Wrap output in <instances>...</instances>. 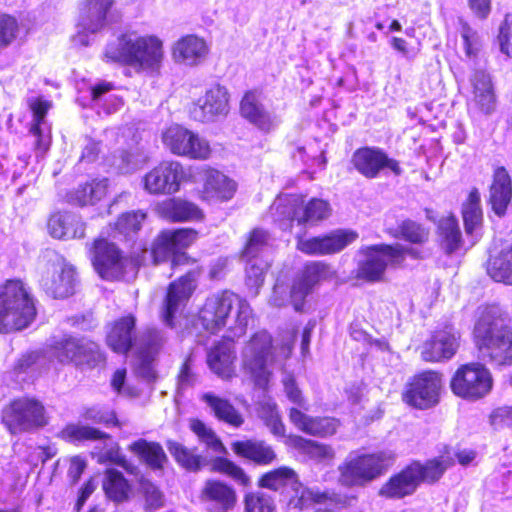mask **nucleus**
Masks as SVG:
<instances>
[{"mask_svg": "<svg viewBox=\"0 0 512 512\" xmlns=\"http://www.w3.org/2000/svg\"><path fill=\"white\" fill-rule=\"evenodd\" d=\"M76 356H79L78 358L81 360V362L75 363L76 366L92 368L104 361L98 344L86 339H80L79 351H77Z\"/></svg>", "mask_w": 512, "mask_h": 512, "instance_id": "nucleus-53", "label": "nucleus"}, {"mask_svg": "<svg viewBox=\"0 0 512 512\" xmlns=\"http://www.w3.org/2000/svg\"><path fill=\"white\" fill-rule=\"evenodd\" d=\"M459 337V333L452 325L435 330L422 346V358L430 362L452 358L459 347Z\"/></svg>", "mask_w": 512, "mask_h": 512, "instance_id": "nucleus-19", "label": "nucleus"}, {"mask_svg": "<svg viewBox=\"0 0 512 512\" xmlns=\"http://www.w3.org/2000/svg\"><path fill=\"white\" fill-rule=\"evenodd\" d=\"M112 5L113 0H84L78 25L92 33L99 31L105 26L107 12Z\"/></svg>", "mask_w": 512, "mask_h": 512, "instance_id": "nucleus-27", "label": "nucleus"}, {"mask_svg": "<svg viewBox=\"0 0 512 512\" xmlns=\"http://www.w3.org/2000/svg\"><path fill=\"white\" fill-rule=\"evenodd\" d=\"M2 421L12 434H17L45 426L47 417L39 401L22 398L4 409Z\"/></svg>", "mask_w": 512, "mask_h": 512, "instance_id": "nucleus-11", "label": "nucleus"}, {"mask_svg": "<svg viewBox=\"0 0 512 512\" xmlns=\"http://www.w3.org/2000/svg\"><path fill=\"white\" fill-rule=\"evenodd\" d=\"M292 490L294 495L288 502V506L291 509L303 510L314 503H323L328 499L327 492L304 487L298 480L297 484L292 487Z\"/></svg>", "mask_w": 512, "mask_h": 512, "instance_id": "nucleus-43", "label": "nucleus"}, {"mask_svg": "<svg viewBox=\"0 0 512 512\" xmlns=\"http://www.w3.org/2000/svg\"><path fill=\"white\" fill-rule=\"evenodd\" d=\"M184 177L180 162L162 161L144 176V189L150 194H173L179 190Z\"/></svg>", "mask_w": 512, "mask_h": 512, "instance_id": "nucleus-15", "label": "nucleus"}, {"mask_svg": "<svg viewBox=\"0 0 512 512\" xmlns=\"http://www.w3.org/2000/svg\"><path fill=\"white\" fill-rule=\"evenodd\" d=\"M60 437L66 441L110 439L108 434L99 429L81 424H68L60 432Z\"/></svg>", "mask_w": 512, "mask_h": 512, "instance_id": "nucleus-49", "label": "nucleus"}, {"mask_svg": "<svg viewBox=\"0 0 512 512\" xmlns=\"http://www.w3.org/2000/svg\"><path fill=\"white\" fill-rule=\"evenodd\" d=\"M390 453L362 455L347 460L339 466V481L346 486L363 484L381 475L392 463Z\"/></svg>", "mask_w": 512, "mask_h": 512, "instance_id": "nucleus-9", "label": "nucleus"}, {"mask_svg": "<svg viewBox=\"0 0 512 512\" xmlns=\"http://www.w3.org/2000/svg\"><path fill=\"white\" fill-rule=\"evenodd\" d=\"M166 446L175 461L187 471L197 472L206 463L205 458L196 453V449H190L180 442L168 440Z\"/></svg>", "mask_w": 512, "mask_h": 512, "instance_id": "nucleus-40", "label": "nucleus"}, {"mask_svg": "<svg viewBox=\"0 0 512 512\" xmlns=\"http://www.w3.org/2000/svg\"><path fill=\"white\" fill-rule=\"evenodd\" d=\"M297 479L295 471L284 466L264 474L259 481V485L277 491L285 486L294 487L297 484Z\"/></svg>", "mask_w": 512, "mask_h": 512, "instance_id": "nucleus-47", "label": "nucleus"}, {"mask_svg": "<svg viewBox=\"0 0 512 512\" xmlns=\"http://www.w3.org/2000/svg\"><path fill=\"white\" fill-rule=\"evenodd\" d=\"M128 450L153 469L162 468L167 460L166 454L159 443L138 439L128 446Z\"/></svg>", "mask_w": 512, "mask_h": 512, "instance_id": "nucleus-38", "label": "nucleus"}, {"mask_svg": "<svg viewBox=\"0 0 512 512\" xmlns=\"http://www.w3.org/2000/svg\"><path fill=\"white\" fill-rule=\"evenodd\" d=\"M245 512H275V506L269 496L252 493L245 497Z\"/></svg>", "mask_w": 512, "mask_h": 512, "instance_id": "nucleus-60", "label": "nucleus"}, {"mask_svg": "<svg viewBox=\"0 0 512 512\" xmlns=\"http://www.w3.org/2000/svg\"><path fill=\"white\" fill-rule=\"evenodd\" d=\"M143 348L140 354L155 356L160 348L164 345L166 337L157 329H148L143 339Z\"/></svg>", "mask_w": 512, "mask_h": 512, "instance_id": "nucleus-63", "label": "nucleus"}, {"mask_svg": "<svg viewBox=\"0 0 512 512\" xmlns=\"http://www.w3.org/2000/svg\"><path fill=\"white\" fill-rule=\"evenodd\" d=\"M94 269L106 280L120 279L124 275L128 260L122 256L114 243L106 239H97L90 249Z\"/></svg>", "mask_w": 512, "mask_h": 512, "instance_id": "nucleus-14", "label": "nucleus"}, {"mask_svg": "<svg viewBox=\"0 0 512 512\" xmlns=\"http://www.w3.org/2000/svg\"><path fill=\"white\" fill-rule=\"evenodd\" d=\"M271 213L276 221L284 222L283 228L290 222L296 221L298 225H315L330 216L331 207L322 199H311L303 204V199L297 195L279 196L271 205Z\"/></svg>", "mask_w": 512, "mask_h": 512, "instance_id": "nucleus-5", "label": "nucleus"}, {"mask_svg": "<svg viewBox=\"0 0 512 512\" xmlns=\"http://www.w3.org/2000/svg\"><path fill=\"white\" fill-rule=\"evenodd\" d=\"M465 231L468 234L473 233L482 221V210L480 206V193L474 188L468 195L462 208Z\"/></svg>", "mask_w": 512, "mask_h": 512, "instance_id": "nucleus-48", "label": "nucleus"}, {"mask_svg": "<svg viewBox=\"0 0 512 512\" xmlns=\"http://www.w3.org/2000/svg\"><path fill=\"white\" fill-rule=\"evenodd\" d=\"M82 417L85 420L92 421L94 423L118 425L116 413L113 410L102 406L86 408L82 413Z\"/></svg>", "mask_w": 512, "mask_h": 512, "instance_id": "nucleus-61", "label": "nucleus"}, {"mask_svg": "<svg viewBox=\"0 0 512 512\" xmlns=\"http://www.w3.org/2000/svg\"><path fill=\"white\" fill-rule=\"evenodd\" d=\"M49 233L58 239L82 238L85 225L81 218L73 213H56L48 221Z\"/></svg>", "mask_w": 512, "mask_h": 512, "instance_id": "nucleus-30", "label": "nucleus"}, {"mask_svg": "<svg viewBox=\"0 0 512 512\" xmlns=\"http://www.w3.org/2000/svg\"><path fill=\"white\" fill-rule=\"evenodd\" d=\"M19 32L18 21L15 17L0 12V49L10 46Z\"/></svg>", "mask_w": 512, "mask_h": 512, "instance_id": "nucleus-56", "label": "nucleus"}, {"mask_svg": "<svg viewBox=\"0 0 512 512\" xmlns=\"http://www.w3.org/2000/svg\"><path fill=\"white\" fill-rule=\"evenodd\" d=\"M142 42L145 44H141L139 48L134 68L143 71H158L164 59L162 41L154 35H143Z\"/></svg>", "mask_w": 512, "mask_h": 512, "instance_id": "nucleus-29", "label": "nucleus"}, {"mask_svg": "<svg viewBox=\"0 0 512 512\" xmlns=\"http://www.w3.org/2000/svg\"><path fill=\"white\" fill-rule=\"evenodd\" d=\"M487 273L496 282L512 285V243H504L490 256Z\"/></svg>", "mask_w": 512, "mask_h": 512, "instance_id": "nucleus-34", "label": "nucleus"}, {"mask_svg": "<svg viewBox=\"0 0 512 512\" xmlns=\"http://www.w3.org/2000/svg\"><path fill=\"white\" fill-rule=\"evenodd\" d=\"M272 360V337L266 331L255 333L241 352L245 374L260 388H265L270 380L269 365Z\"/></svg>", "mask_w": 512, "mask_h": 512, "instance_id": "nucleus-7", "label": "nucleus"}, {"mask_svg": "<svg viewBox=\"0 0 512 512\" xmlns=\"http://www.w3.org/2000/svg\"><path fill=\"white\" fill-rule=\"evenodd\" d=\"M199 501L207 512H230L237 503V494L233 487L216 479L204 482Z\"/></svg>", "mask_w": 512, "mask_h": 512, "instance_id": "nucleus-20", "label": "nucleus"}, {"mask_svg": "<svg viewBox=\"0 0 512 512\" xmlns=\"http://www.w3.org/2000/svg\"><path fill=\"white\" fill-rule=\"evenodd\" d=\"M211 470L228 475L243 486L250 484V478L246 475L244 470L227 458L216 457L212 461Z\"/></svg>", "mask_w": 512, "mask_h": 512, "instance_id": "nucleus-52", "label": "nucleus"}, {"mask_svg": "<svg viewBox=\"0 0 512 512\" xmlns=\"http://www.w3.org/2000/svg\"><path fill=\"white\" fill-rule=\"evenodd\" d=\"M165 147L174 155L205 161L211 157L210 143L198 133L180 125H173L162 135Z\"/></svg>", "mask_w": 512, "mask_h": 512, "instance_id": "nucleus-10", "label": "nucleus"}, {"mask_svg": "<svg viewBox=\"0 0 512 512\" xmlns=\"http://www.w3.org/2000/svg\"><path fill=\"white\" fill-rule=\"evenodd\" d=\"M474 341L481 357L496 366L512 365V328L495 307L479 309Z\"/></svg>", "mask_w": 512, "mask_h": 512, "instance_id": "nucleus-2", "label": "nucleus"}, {"mask_svg": "<svg viewBox=\"0 0 512 512\" xmlns=\"http://www.w3.org/2000/svg\"><path fill=\"white\" fill-rule=\"evenodd\" d=\"M197 231L191 228L162 231L156 238L152 255L156 264L171 259L172 267L187 260L185 253L180 250L187 248L197 239Z\"/></svg>", "mask_w": 512, "mask_h": 512, "instance_id": "nucleus-12", "label": "nucleus"}, {"mask_svg": "<svg viewBox=\"0 0 512 512\" xmlns=\"http://www.w3.org/2000/svg\"><path fill=\"white\" fill-rule=\"evenodd\" d=\"M37 271L41 288L53 298H66L74 293L75 269L55 251L48 250L41 255Z\"/></svg>", "mask_w": 512, "mask_h": 512, "instance_id": "nucleus-4", "label": "nucleus"}, {"mask_svg": "<svg viewBox=\"0 0 512 512\" xmlns=\"http://www.w3.org/2000/svg\"><path fill=\"white\" fill-rule=\"evenodd\" d=\"M169 214L174 221H188L201 219L202 211L192 202L175 200L170 204Z\"/></svg>", "mask_w": 512, "mask_h": 512, "instance_id": "nucleus-54", "label": "nucleus"}, {"mask_svg": "<svg viewBox=\"0 0 512 512\" xmlns=\"http://www.w3.org/2000/svg\"><path fill=\"white\" fill-rule=\"evenodd\" d=\"M492 386L490 371L480 363L461 365L450 381L451 390L456 396L473 401L485 397Z\"/></svg>", "mask_w": 512, "mask_h": 512, "instance_id": "nucleus-8", "label": "nucleus"}, {"mask_svg": "<svg viewBox=\"0 0 512 512\" xmlns=\"http://www.w3.org/2000/svg\"><path fill=\"white\" fill-rule=\"evenodd\" d=\"M208 53L205 41L194 35H187L173 46V58L176 62L197 65Z\"/></svg>", "mask_w": 512, "mask_h": 512, "instance_id": "nucleus-31", "label": "nucleus"}, {"mask_svg": "<svg viewBox=\"0 0 512 512\" xmlns=\"http://www.w3.org/2000/svg\"><path fill=\"white\" fill-rule=\"evenodd\" d=\"M27 104L33 113V125L30 132L37 138L36 147L45 150L47 143L44 142L41 131V124L45 119L48 110L51 108V102L42 97H30Z\"/></svg>", "mask_w": 512, "mask_h": 512, "instance_id": "nucleus-44", "label": "nucleus"}, {"mask_svg": "<svg viewBox=\"0 0 512 512\" xmlns=\"http://www.w3.org/2000/svg\"><path fill=\"white\" fill-rule=\"evenodd\" d=\"M141 490L145 498V508L147 510H156L164 506L163 493L151 482L143 481Z\"/></svg>", "mask_w": 512, "mask_h": 512, "instance_id": "nucleus-62", "label": "nucleus"}, {"mask_svg": "<svg viewBox=\"0 0 512 512\" xmlns=\"http://www.w3.org/2000/svg\"><path fill=\"white\" fill-rule=\"evenodd\" d=\"M240 113L244 119L264 133H269L279 124L277 116L266 109L255 91H249L244 95L240 103Z\"/></svg>", "mask_w": 512, "mask_h": 512, "instance_id": "nucleus-22", "label": "nucleus"}, {"mask_svg": "<svg viewBox=\"0 0 512 512\" xmlns=\"http://www.w3.org/2000/svg\"><path fill=\"white\" fill-rule=\"evenodd\" d=\"M252 319L250 304L237 294L225 290L208 297L199 312V323L210 333H217L227 327V339H234L246 333Z\"/></svg>", "mask_w": 512, "mask_h": 512, "instance_id": "nucleus-1", "label": "nucleus"}, {"mask_svg": "<svg viewBox=\"0 0 512 512\" xmlns=\"http://www.w3.org/2000/svg\"><path fill=\"white\" fill-rule=\"evenodd\" d=\"M351 162L354 168L364 177L376 178L384 168L390 169L395 175H400L402 169L395 159H391L380 149L363 147L357 149Z\"/></svg>", "mask_w": 512, "mask_h": 512, "instance_id": "nucleus-18", "label": "nucleus"}, {"mask_svg": "<svg viewBox=\"0 0 512 512\" xmlns=\"http://www.w3.org/2000/svg\"><path fill=\"white\" fill-rule=\"evenodd\" d=\"M490 423L495 430H512V406L494 409L490 415Z\"/></svg>", "mask_w": 512, "mask_h": 512, "instance_id": "nucleus-64", "label": "nucleus"}, {"mask_svg": "<svg viewBox=\"0 0 512 512\" xmlns=\"http://www.w3.org/2000/svg\"><path fill=\"white\" fill-rule=\"evenodd\" d=\"M191 431L197 436L199 442L203 443L208 449L218 454H226L227 449L217 436L215 431L199 419L189 421Z\"/></svg>", "mask_w": 512, "mask_h": 512, "instance_id": "nucleus-46", "label": "nucleus"}, {"mask_svg": "<svg viewBox=\"0 0 512 512\" xmlns=\"http://www.w3.org/2000/svg\"><path fill=\"white\" fill-rule=\"evenodd\" d=\"M453 459L449 456H441L427 461L425 464L420 462L411 463L412 467L418 470V483H435L453 465Z\"/></svg>", "mask_w": 512, "mask_h": 512, "instance_id": "nucleus-41", "label": "nucleus"}, {"mask_svg": "<svg viewBox=\"0 0 512 512\" xmlns=\"http://www.w3.org/2000/svg\"><path fill=\"white\" fill-rule=\"evenodd\" d=\"M417 476L418 470L410 464L391 476L380 488L379 495L387 499H402L410 496L419 486Z\"/></svg>", "mask_w": 512, "mask_h": 512, "instance_id": "nucleus-24", "label": "nucleus"}, {"mask_svg": "<svg viewBox=\"0 0 512 512\" xmlns=\"http://www.w3.org/2000/svg\"><path fill=\"white\" fill-rule=\"evenodd\" d=\"M471 83L474 102L483 112L490 113L495 107V95L490 76L484 71H476Z\"/></svg>", "mask_w": 512, "mask_h": 512, "instance_id": "nucleus-37", "label": "nucleus"}, {"mask_svg": "<svg viewBox=\"0 0 512 512\" xmlns=\"http://www.w3.org/2000/svg\"><path fill=\"white\" fill-rule=\"evenodd\" d=\"M103 490L108 499L116 503L127 501L131 486L123 474L115 469H107L103 479Z\"/></svg>", "mask_w": 512, "mask_h": 512, "instance_id": "nucleus-39", "label": "nucleus"}, {"mask_svg": "<svg viewBox=\"0 0 512 512\" xmlns=\"http://www.w3.org/2000/svg\"><path fill=\"white\" fill-rule=\"evenodd\" d=\"M512 197L511 178L504 167H498L490 186L489 203L498 216H503Z\"/></svg>", "mask_w": 512, "mask_h": 512, "instance_id": "nucleus-28", "label": "nucleus"}, {"mask_svg": "<svg viewBox=\"0 0 512 512\" xmlns=\"http://www.w3.org/2000/svg\"><path fill=\"white\" fill-rule=\"evenodd\" d=\"M293 442L296 447L302 449V451L312 459L323 461L330 460L334 457L333 449L325 444L307 440L300 436L294 437Z\"/></svg>", "mask_w": 512, "mask_h": 512, "instance_id": "nucleus-50", "label": "nucleus"}, {"mask_svg": "<svg viewBox=\"0 0 512 512\" xmlns=\"http://www.w3.org/2000/svg\"><path fill=\"white\" fill-rule=\"evenodd\" d=\"M363 254L364 259L359 263L357 276L371 282L381 280L389 265H401L406 255L417 257L414 249L400 244L369 246L363 249Z\"/></svg>", "mask_w": 512, "mask_h": 512, "instance_id": "nucleus-6", "label": "nucleus"}, {"mask_svg": "<svg viewBox=\"0 0 512 512\" xmlns=\"http://www.w3.org/2000/svg\"><path fill=\"white\" fill-rule=\"evenodd\" d=\"M196 277V272L188 271L178 281L169 285L162 313V318L166 325L173 327L174 316L191 296L195 288Z\"/></svg>", "mask_w": 512, "mask_h": 512, "instance_id": "nucleus-23", "label": "nucleus"}, {"mask_svg": "<svg viewBox=\"0 0 512 512\" xmlns=\"http://www.w3.org/2000/svg\"><path fill=\"white\" fill-rule=\"evenodd\" d=\"M235 350L233 339L225 338L215 345L207 355L209 368L223 379H230L234 375Z\"/></svg>", "mask_w": 512, "mask_h": 512, "instance_id": "nucleus-25", "label": "nucleus"}, {"mask_svg": "<svg viewBox=\"0 0 512 512\" xmlns=\"http://www.w3.org/2000/svg\"><path fill=\"white\" fill-rule=\"evenodd\" d=\"M35 316L34 300L23 282L9 280L0 286V333L22 330Z\"/></svg>", "mask_w": 512, "mask_h": 512, "instance_id": "nucleus-3", "label": "nucleus"}, {"mask_svg": "<svg viewBox=\"0 0 512 512\" xmlns=\"http://www.w3.org/2000/svg\"><path fill=\"white\" fill-rule=\"evenodd\" d=\"M438 233L446 253H453L459 248L461 232L457 219L454 216H447L439 221Z\"/></svg>", "mask_w": 512, "mask_h": 512, "instance_id": "nucleus-45", "label": "nucleus"}, {"mask_svg": "<svg viewBox=\"0 0 512 512\" xmlns=\"http://www.w3.org/2000/svg\"><path fill=\"white\" fill-rule=\"evenodd\" d=\"M107 186V179L87 183L71 192L68 195V200L80 206L94 204L106 195Z\"/></svg>", "mask_w": 512, "mask_h": 512, "instance_id": "nucleus-42", "label": "nucleus"}, {"mask_svg": "<svg viewBox=\"0 0 512 512\" xmlns=\"http://www.w3.org/2000/svg\"><path fill=\"white\" fill-rule=\"evenodd\" d=\"M270 235L263 229H254L248 238L246 246L243 250L242 257H257L258 253L268 245Z\"/></svg>", "mask_w": 512, "mask_h": 512, "instance_id": "nucleus-57", "label": "nucleus"}, {"mask_svg": "<svg viewBox=\"0 0 512 512\" xmlns=\"http://www.w3.org/2000/svg\"><path fill=\"white\" fill-rule=\"evenodd\" d=\"M229 112V93L220 84H214L204 96L194 101L190 107L191 117L199 122H212Z\"/></svg>", "mask_w": 512, "mask_h": 512, "instance_id": "nucleus-16", "label": "nucleus"}, {"mask_svg": "<svg viewBox=\"0 0 512 512\" xmlns=\"http://www.w3.org/2000/svg\"><path fill=\"white\" fill-rule=\"evenodd\" d=\"M231 448L238 456L261 465L270 464L276 458L272 447L261 440L235 441L231 444Z\"/></svg>", "mask_w": 512, "mask_h": 512, "instance_id": "nucleus-36", "label": "nucleus"}, {"mask_svg": "<svg viewBox=\"0 0 512 512\" xmlns=\"http://www.w3.org/2000/svg\"><path fill=\"white\" fill-rule=\"evenodd\" d=\"M236 191V183L215 169L206 171L203 184V197L208 200L227 201Z\"/></svg>", "mask_w": 512, "mask_h": 512, "instance_id": "nucleus-32", "label": "nucleus"}, {"mask_svg": "<svg viewBox=\"0 0 512 512\" xmlns=\"http://www.w3.org/2000/svg\"><path fill=\"white\" fill-rule=\"evenodd\" d=\"M357 233L337 230L322 237L305 238L296 236V248L307 255H328L338 253L355 241Z\"/></svg>", "mask_w": 512, "mask_h": 512, "instance_id": "nucleus-17", "label": "nucleus"}, {"mask_svg": "<svg viewBox=\"0 0 512 512\" xmlns=\"http://www.w3.org/2000/svg\"><path fill=\"white\" fill-rule=\"evenodd\" d=\"M201 400L207 405L210 413L219 421L235 428H239L244 423L243 415L229 400L219 397L212 392L202 394Z\"/></svg>", "mask_w": 512, "mask_h": 512, "instance_id": "nucleus-33", "label": "nucleus"}, {"mask_svg": "<svg viewBox=\"0 0 512 512\" xmlns=\"http://www.w3.org/2000/svg\"><path fill=\"white\" fill-rule=\"evenodd\" d=\"M442 386L440 373L424 371L409 381L403 393V400L413 407L428 409L439 402Z\"/></svg>", "mask_w": 512, "mask_h": 512, "instance_id": "nucleus-13", "label": "nucleus"}, {"mask_svg": "<svg viewBox=\"0 0 512 512\" xmlns=\"http://www.w3.org/2000/svg\"><path fill=\"white\" fill-rule=\"evenodd\" d=\"M333 276L334 272L330 265L321 261H311L305 265L300 278L313 287L319 281L332 278Z\"/></svg>", "mask_w": 512, "mask_h": 512, "instance_id": "nucleus-51", "label": "nucleus"}, {"mask_svg": "<svg viewBox=\"0 0 512 512\" xmlns=\"http://www.w3.org/2000/svg\"><path fill=\"white\" fill-rule=\"evenodd\" d=\"M247 259L246 264V284L250 287H259L264 281V273L267 269V264L257 257H243Z\"/></svg>", "mask_w": 512, "mask_h": 512, "instance_id": "nucleus-58", "label": "nucleus"}, {"mask_svg": "<svg viewBox=\"0 0 512 512\" xmlns=\"http://www.w3.org/2000/svg\"><path fill=\"white\" fill-rule=\"evenodd\" d=\"M135 318L132 315L116 321L107 335V344L117 353H126L134 340Z\"/></svg>", "mask_w": 512, "mask_h": 512, "instance_id": "nucleus-35", "label": "nucleus"}, {"mask_svg": "<svg viewBox=\"0 0 512 512\" xmlns=\"http://www.w3.org/2000/svg\"><path fill=\"white\" fill-rule=\"evenodd\" d=\"M146 214L142 211H133L122 214L117 223V229L123 234L135 233L140 230Z\"/></svg>", "mask_w": 512, "mask_h": 512, "instance_id": "nucleus-59", "label": "nucleus"}, {"mask_svg": "<svg viewBox=\"0 0 512 512\" xmlns=\"http://www.w3.org/2000/svg\"><path fill=\"white\" fill-rule=\"evenodd\" d=\"M142 37L136 31L121 33L107 44L104 52L106 60L134 67L139 48L145 44Z\"/></svg>", "mask_w": 512, "mask_h": 512, "instance_id": "nucleus-21", "label": "nucleus"}, {"mask_svg": "<svg viewBox=\"0 0 512 512\" xmlns=\"http://www.w3.org/2000/svg\"><path fill=\"white\" fill-rule=\"evenodd\" d=\"M80 339L66 338L56 343L54 347V355L61 363H79L81 362L79 356H76L79 351Z\"/></svg>", "mask_w": 512, "mask_h": 512, "instance_id": "nucleus-55", "label": "nucleus"}, {"mask_svg": "<svg viewBox=\"0 0 512 512\" xmlns=\"http://www.w3.org/2000/svg\"><path fill=\"white\" fill-rule=\"evenodd\" d=\"M289 419L299 430L312 435L325 437L336 432L337 421L329 417H311L298 410L291 408Z\"/></svg>", "mask_w": 512, "mask_h": 512, "instance_id": "nucleus-26", "label": "nucleus"}]
</instances>
